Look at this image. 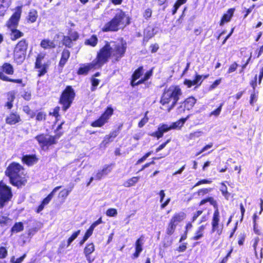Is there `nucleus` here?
Wrapping results in <instances>:
<instances>
[{
  "label": "nucleus",
  "instance_id": "nucleus-22",
  "mask_svg": "<svg viewBox=\"0 0 263 263\" xmlns=\"http://www.w3.org/2000/svg\"><path fill=\"white\" fill-rule=\"evenodd\" d=\"M144 69L143 66H140L138 67L133 73L130 79V84L133 87H134L136 86H138L140 85L141 84H138V81L136 82V81L139 79L143 74Z\"/></svg>",
  "mask_w": 263,
  "mask_h": 263
},
{
  "label": "nucleus",
  "instance_id": "nucleus-18",
  "mask_svg": "<svg viewBox=\"0 0 263 263\" xmlns=\"http://www.w3.org/2000/svg\"><path fill=\"white\" fill-rule=\"evenodd\" d=\"M171 129L168 124L166 123L160 124L157 129L154 132L151 133L150 136L154 138L159 139L163 137L164 134L171 130Z\"/></svg>",
  "mask_w": 263,
  "mask_h": 263
},
{
  "label": "nucleus",
  "instance_id": "nucleus-43",
  "mask_svg": "<svg viewBox=\"0 0 263 263\" xmlns=\"http://www.w3.org/2000/svg\"><path fill=\"white\" fill-rule=\"evenodd\" d=\"M202 76L196 73L194 76V79L193 80V81L195 85H196L197 87L200 86L203 82V80H202Z\"/></svg>",
  "mask_w": 263,
  "mask_h": 263
},
{
  "label": "nucleus",
  "instance_id": "nucleus-29",
  "mask_svg": "<svg viewBox=\"0 0 263 263\" xmlns=\"http://www.w3.org/2000/svg\"><path fill=\"white\" fill-rule=\"evenodd\" d=\"M140 179L139 176L132 177L124 182L123 185L126 187L135 186Z\"/></svg>",
  "mask_w": 263,
  "mask_h": 263
},
{
  "label": "nucleus",
  "instance_id": "nucleus-31",
  "mask_svg": "<svg viewBox=\"0 0 263 263\" xmlns=\"http://www.w3.org/2000/svg\"><path fill=\"white\" fill-rule=\"evenodd\" d=\"M1 70L2 72L9 75H12L14 73V68L12 65L9 63H4L1 67Z\"/></svg>",
  "mask_w": 263,
  "mask_h": 263
},
{
  "label": "nucleus",
  "instance_id": "nucleus-64",
  "mask_svg": "<svg viewBox=\"0 0 263 263\" xmlns=\"http://www.w3.org/2000/svg\"><path fill=\"white\" fill-rule=\"evenodd\" d=\"M201 133L202 132L201 131H196L193 133H191L189 135V139L193 140L196 138H198L201 136Z\"/></svg>",
  "mask_w": 263,
  "mask_h": 263
},
{
  "label": "nucleus",
  "instance_id": "nucleus-37",
  "mask_svg": "<svg viewBox=\"0 0 263 263\" xmlns=\"http://www.w3.org/2000/svg\"><path fill=\"white\" fill-rule=\"evenodd\" d=\"M24 230V225L22 222H15L11 229V233H18Z\"/></svg>",
  "mask_w": 263,
  "mask_h": 263
},
{
  "label": "nucleus",
  "instance_id": "nucleus-4",
  "mask_svg": "<svg viewBox=\"0 0 263 263\" xmlns=\"http://www.w3.org/2000/svg\"><path fill=\"white\" fill-rule=\"evenodd\" d=\"M206 202H209L214 209L211 221V232L215 233L218 235H220L222 233L224 224L220 220L218 202L213 197L208 196L201 199L199 202L198 205L199 206H201Z\"/></svg>",
  "mask_w": 263,
  "mask_h": 263
},
{
  "label": "nucleus",
  "instance_id": "nucleus-9",
  "mask_svg": "<svg viewBox=\"0 0 263 263\" xmlns=\"http://www.w3.org/2000/svg\"><path fill=\"white\" fill-rule=\"evenodd\" d=\"M13 197L12 189L3 180L0 181V209H3L10 202Z\"/></svg>",
  "mask_w": 263,
  "mask_h": 263
},
{
  "label": "nucleus",
  "instance_id": "nucleus-49",
  "mask_svg": "<svg viewBox=\"0 0 263 263\" xmlns=\"http://www.w3.org/2000/svg\"><path fill=\"white\" fill-rule=\"evenodd\" d=\"M222 81V78H219L215 80L209 86V90H212L216 88Z\"/></svg>",
  "mask_w": 263,
  "mask_h": 263
},
{
  "label": "nucleus",
  "instance_id": "nucleus-50",
  "mask_svg": "<svg viewBox=\"0 0 263 263\" xmlns=\"http://www.w3.org/2000/svg\"><path fill=\"white\" fill-rule=\"evenodd\" d=\"M212 191V188H202L198 190L197 192V194L199 196H204Z\"/></svg>",
  "mask_w": 263,
  "mask_h": 263
},
{
  "label": "nucleus",
  "instance_id": "nucleus-61",
  "mask_svg": "<svg viewBox=\"0 0 263 263\" xmlns=\"http://www.w3.org/2000/svg\"><path fill=\"white\" fill-rule=\"evenodd\" d=\"M233 251V248L231 247L230 250L227 253V255L222 258L221 260L219 262V263H227L229 258L231 256V254L232 253Z\"/></svg>",
  "mask_w": 263,
  "mask_h": 263
},
{
  "label": "nucleus",
  "instance_id": "nucleus-2",
  "mask_svg": "<svg viewBox=\"0 0 263 263\" xmlns=\"http://www.w3.org/2000/svg\"><path fill=\"white\" fill-rule=\"evenodd\" d=\"M182 95V91L179 85H172L168 88H165L159 101L162 106L161 108L170 112L177 105Z\"/></svg>",
  "mask_w": 263,
  "mask_h": 263
},
{
  "label": "nucleus",
  "instance_id": "nucleus-16",
  "mask_svg": "<svg viewBox=\"0 0 263 263\" xmlns=\"http://www.w3.org/2000/svg\"><path fill=\"white\" fill-rule=\"evenodd\" d=\"M197 102L196 99L193 96H190L179 103L177 107L178 113L181 114L185 110H190L193 108Z\"/></svg>",
  "mask_w": 263,
  "mask_h": 263
},
{
  "label": "nucleus",
  "instance_id": "nucleus-13",
  "mask_svg": "<svg viewBox=\"0 0 263 263\" xmlns=\"http://www.w3.org/2000/svg\"><path fill=\"white\" fill-rule=\"evenodd\" d=\"M102 65L97 55L96 58L90 63L82 64L77 70L78 75H87L89 70L92 68H101Z\"/></svg>",
  "mask_w": 263,
  "mask_h": 263
},
{
  "label": "nucleus",
  "instance_id": "nucleus-38",
  "mask_svg": "<svg viewBox=\"0 0 263 263\" xmlns=\"http://www.w3.org/2000/svg\"><path fill=\"white\" fill-rule=\"evenodd\" d=\"M8 96V101L6 103L5 106L7 107L8 109H11L13 107V102L15 99V95L13 92H9Z\"/></svg>",
  "mask_w": 263,
  "mask_h": 263
},
{
  "label": "nucleus",
  "instance_id": "nucleus-17",
  "mask_svg": "<svg viewBox=\"0 0 263 263\" xmlns=\"http://www.w3.org/2000/svg\"><path fill=\"white\" fill-rule=\"evenodd\" d=\"M123 126V123H120L117 127L116 129L112 130L109 133V134L106 135L104 138L102 142V144L104 145L111 142L113 141L114 139L117 137V136L120 133L122 127Z\"/></svg>",
  "mask_w": 263,
  "mask_h": 263
},
{
  "label": "nucleus",
  "instance_id": "nucleus-39",
  "mask_svg": "<svg viewBox=\"0 0 263 263\" xmlns=\"http://www.w3.org/2000/svg\"><path fill=\"white\" fill-rule=\"evenodd\" d=\"M153 68L147 71L143 78L138 80V84H144L146 81L151 78L153 75Z\"/></svg>",
  "mask_w": 263,
  "mask_h": 263
},
{
  "label": "nucleus",
  "instance_id": "nucleus-35",
  "mask_svg": "<svg viewBox=\"0 0 263 263\" xmlns=\"http://www.w3.org/2000/svg\"><path fill=\"white\" fill-rule=\"evenodd\" d=\"M0 79L6 82H13L18 84H22L23 80L21 79H14L5 76L2 72H0Z\"/></svg>",
  "mask_w": 263,
  "mask_h": 263
},
{
  "label": "nucleus",
  "instance_id": "nucleus-41",
  "mask_svg": "<svg viewBox=\"0 0 263 263\" xmlns=\"http://www.w3.org/2000/svg\"><path fill=\"white\" fill-rule=\"evenodd\" d=\"M186 7H184L182 13L176 21V24L178 26H181L184 22V18L185 17V11L186 10Z\"/></svg>",
  "mask_w": 263,
  "mask_h": 263
},
{
  "label": "nucleus",
  "instance_id": "nucleus-28",
  "mask_svg": "<svg viewBox=\"0 0 263 263\" xmlns=\"http://www.w3.org/2000/svg\"><path fill=\"white\" fill-rule=\"evenodd\" d=\"M10 30V39L12 41H14L19 38L23 36L24 33L16 28H9Z\"/></svg>",
  "mask_w": 263,
  "mask_h": 263
},
{
  "label": "nucleus",
  "instance_id": "nucleus-7",
  "mask_svg": "<svg viewBox=\"0 0 263 263\" xmlns=\"http://www.w3.org/2000/svg\"><path fill=\"white\" fill-rule=\"evenodd\" d=\"M186 217V215L183 212L174 213L167 223L165 231L166 235H172L175 233L178 224L182 222Z\"/></svg>",
  "mask_w": 263,
  "mask_h": 263
},
{
  "label": "nucleus",
  "instance_id": "nucleus-62",
  "mask_svg": "<svg viewBox=\"0 0 263 263\" xmlns=\"http://www.w3.org/2000/svg\"><path fill=\"white\" fill-rule=\"evenodd\" d=\"M222 186L221 187V189H220V191L223 196H224L227 199L228 198L229 196V193L228 192V189L227 186L223 183H221Z\"/></svg>",
  "mask_w": 263,
  "mask_h": 263
},
{
  "label": "nucleus",
  "instance_id": "nucleus-55",
  "mask_svg": "<svg viewBox=\"0 0 263 263\" xmlns=\"http://www.w3.org/2000/svg\"><path fill=\"white\" fill-rule=\"evenodd\" d=\"M26 257V253H24L21 257L15 259L14 256L12 257L10 260L11 263H21Z\"/></svg>",
  "mask_w": 263,
  "mask_h": 263
},
{
  "label": "nucleus",
  "instance_id": "nucleus-54",
  "mask_svg": "<svg viewBox=\"0 0 263 263\" xmlns=\"http://www.w3.org/2000/svg\"><path fill=\"white\" fill-rule=\"evenodd\" d=\"M117 214V210L115 208H109L106 212V214L108 217H115Z\"/></svg>",
  "mask_w": 263,
  "mask_h": 263
},
{
  "label": "nucleus",
  "instance_id": "nucleus-30",
  "mask_svg": "<svg viewBox=\"0 0 263 263\" xmlns=\"http://www.w3.org/2000/svg\"><path fill=\"white\" fill-rule=\"evenodd\" d=\"M80 230H78L75 232H74L68 238V239H67V244L66 245H64L63 244V242H62V243L60 245V248H64L65 247H69L70 244L71 243V242L78 237V236L80 234Z\"/></svg>",
  "mask_w": 263,
  "mask_h": 263
},
{
  "label": "nucleus",
  "instance_id": "nucleus-46",
  "mask_svg": "<svg viewBox=\"0 0 263 263\" xmlns=\"http://www.w3.org/2000/svg\"><path fill=\"white\" fill-rule=\"evenodd\" d=\"M147 113L148 111L145 112L144 117L139 122L138 124L139 127L142 128L148 122L149 118L147 116Z\"/></svg>",
  "mask_w": 263,
  "mask_h": 263
},
{
  "label": "nucleus",
  "instance_id": "nucleus-1",
  "mask_svg": "<svg viewBox=\"0 0 263 263\" xmlns=\"http://www.w3.org/2000/svg\"><path fill=\"white\" fill-rule=\"evenodd\" d=\"M127 49L125 42L115 44L112 48L110 43L106 41L104 45L97 52V55L102 66L107 63L109 59L111 58L114 63L119 62L124 57Z\"/></svg>",
  "mask_w": 263,
  "mask_h": 263
},
{
  "label": "nucleus",
  "instance_id": "nucleus-3",
  "mask_svg": "<svg viewBox=\"0 0 263 263\" xmlns=\"http://www.w3.org/2000/svg\"><path fill=\"white\" fill-rule=\"evenodd\" d=\"M25 168L21 164L16 162H12L6 168L5 174L9 179L11 185L18 189L25 186L27 182Z\"/></svg>",
  "mask_w": 263,
  "mask_h": 263
},
{
  "label": "nucleus",
  "instance_id": "nucleus-59",
  "mask_svg": "<svg viewBox=\"0 0 263 263\" xmlns=\"http://www.w3.org/2000/svg\"><path fill=\"white\" fill-rule=\"evenodd\" d=\"M213 146V143L212 142H210L209 144L205 145L203 146L198 153H196V156H197L201 154L202 153L204 152L205 151L212 148Z\"/></svg>",
  "mask_w": 263,
  "mask_h": 263
},
{
  "label": "nucleus",
  "instance_id": "nucleus-40",
  "mask_svg": "<svg viewBox=\"0 0 263 263\" xmlns=\"http://www.w3.org/2000/svg\"><path fill=\"white\" fill-rule=\"evenodd\" d=\"M223 105H224V103L223 102L221 103L217 108H216L214 110L212 111L209 114V116H210V117L214 116V117H216L219 116V115L221 113V110H222V106H223Z\"/></svg>",
  "mask_w": 263,
  "mask_h": 263
},
{
  "label": "nucleus",
  "instance_id": "nucleus-10",
  "mask_svg": "<svg viewBox=\"0 0 263 263\" xmlns=\"http://www.w3.org/2000/svg\"><path fill=\"white\" fill-rule=\"evenodd\" d=\"M114 109L111 105H108L101 114L100 116L95 121L90 123L92 127H102L108 122L109 120L113 115Z\"/></svg>",
  "mask_w": 263,
  "mask_h": 263
},
{
  "label": "nucleus",
  "instance_id": "nucleus-26",
  "mask_svg": "<svg viewBox=\"0 0 263 263\" xmlns=\"http://www.w3.org/2000/svg\"><path fill=\"white\" fill-rule=\"evenodd\" d=\"M40 46L44 49H54L56 47V44L53 41L49 39H44L41 40Z\"/></svg>",
  "mask_w": 263,
  "mask_h": 263
},
{
  "label": "nucleus",
  "instance_id": "nucleus-45",
  "mask_svg": "<svg viewBox=\"0 0 263 263\" xmlns=\"http://www.w3.org/2000/svg\"><path fill=\"white\" fill-rule=\"evenodd\" d=\"M100 80L95 78L91 79V86L90 90L91 91H94L96 90L97 87L99 85Z\"/></svg>",
  "mask_w": 263,
  "mask_h": 263
},
{
  "label": "nucleus",
  "instance_id": "nucleus-5",
  "mask_svg": "<svg viewBox=\"0 0 263 263\" xmlns=\"http://www.w3.org/2000/svg\"><path fill=\"white\" fill-rule=\"evenodd\" d=\"M116 11L114 17L102 28L103 32H116L120 29V26L125 27L130 24V18L125 11L121 9Z\"/></svg>",
  "mask_w": 263,
  "mask_h": 263
},
{
  "label": "nucleus",
  "instance_id": "nucleus-42",
  "mask_svg": "<svg viewBox=\"0 0 263 263\" xmlns=\"http://www.w3.org/2000/svg\"><path fill=\"white\" fill-rule=\"evenodd\" d=\"M258 45H260L259 48H257L255 51V55L257 58L260 57L263 53V39H261L260 42L257 43Z\"/></svg>",
  "mask_w": 263,
  "mask_h": 263
},
{
  "label": "nucleus",
  "instance_id": "nucleus-47",
  "mask_svg": "<svg viewBox=\"0 0 263 263\" xmlns=\"http://www.w3.org/2000/svg\"><path fill=\"white\" fill-rule=\"evenodd\" d=\"M46 114L44 111H39L35 116V120L37 121H45L46 119Z\"/></svg>",
  "mask_w": 263,
  "mask_h": 263
},
{
  "label": "nucleus",
  "instance_id": "nucleus-12",
  "mask_svg": "<svg viewBox=\"0 0 263 263\" xmlns=\"http://www.w3.org/2000/svg\"><path fill=\"white\" fill-rule=\"evenodd\" d=\"M46 54L40 52L37 54L34 63V69H37V76L39 78L44 76L47 73L49 64L47 63L42 64V60L45 58Z\"/></svg>",
  "mask_w": 263,
  "mask_h": 263
},
{
  "label": "nucleus",
  "instance_id": "nucleus-36",
  "mask_svg": "<svg viewBox=\"0 0 263 263\" xmlns=\"http://www.w3.org/2000/svg\"><path fill=\"white\" fill-rule=\"evenodd\" d=\"M98 42V39L96 35H92L89 39L85 41V44L91 47H95Z\"/></svg>",
  "mask_w": 263,
  "mask_h": 263
},
{
  "label": "nucleus",
  "instance_id": "nucleus-14",
  "mask_svg": "<svg viewBox=\"0 0 263 263\" xmlns=\"http://www.w3.org/2000/svg\"><path fill=\"white\" fill-rule=\"evenodd\" d=\"M79 38V33L70 28L68 30L67 35L63 36L62 44L66 47L71 48L73 45V42L78 40Z\"/></svg>",
  "mask_w": 263,
  "mask_h": 263
},
{
  "label": "nucleus",
  "instance_id": "nucleus-58",
  "mask_svg": "<svg viewBox=\"0 0 263 263\" xmlns=\"http://www.w3.org/2000/svg\"><path fill=\"white\" fill-rule=\"evenodd\" d=\"M31 92L30 90H24L23 94L22 95L23 98L26 101H30L31 99Z\"/></svg>",
  "mask_w": 263,
  "mask_h": 263
},
{
  "label": "nucleus",
  "instance_id": "nucleus-21",
  "mask_svg": "<svg viewBox=\"0 0 263 263\" xmlns=\"http://www.w3.org/2000/svg\"><path fill=\"white\" fill-rule=\"evenodd\" d=\"M70 57V51L66 48H64L62 51L61 55L58 64V69L60 72H62L63 68L67 63Z\"/></svg>",
  "mask_w": 263,
  "mask_h": 263
},
{
  "label": "nucleus",
  "instance_id": "nucleus-32",
  "mask_svg": "<svg viewBox=\"0 0 263 263\" xmlns=\"http://www.w3.org/2000/svg\"><path fill=\"white\" fill-rule=\"evenodd\" d=\"M64 125H65V122L62 121L54 130L55 135L54 136L57 137V139H59L65 132V128L63 127Z\"/></svg>",
  "mask_w": 263,
  "mask_h": 263
},
{
  "label": "nucleus",
  "instance_id": "nucleus-60",
  "mask_svg": "<svg viewBox=\"0 0 263 263\" xmlns=\"http://www.w3.org/2000/svg\"><path fill=\"white\" fill-rule=\"evenodd\" d=\"M23 111L28 115L30 116L31 118H33L35 116V114L34 112L30 108L29 106L28 105L25 106L23 107Z\"/></svg>",
  "mask_w": 263,
  "mask_h": 263
},
{
  "label": "nucleus",
  "instance_id": "nucleus-34",
  "mask_svg": "<svg viewBox=\"0 0 263 263\" xmlns=\"http://www.w3.org/2000/svg\"><path fill=\"white\" fill-rule=\"evenodd\" d=\"M37 16L38 15L37 11L35 9H32L29 12L27 17V21L28 23H34L36 21Z\"/></svg>",
  "mask_w": 263,
  "mask_h": 263
},
{
  "label": "nucleus",
  "instance_id": "nucleus-51",
  "mask_svg": "<svg viewBox=\"0 0 263 263\" xmlns=\"http://www.w3.org/2000/svg\"><path fill=\"white\" fill-rule=\"evenodd\" d=\"M184 4L182 2H181L180 1H179V0H177L174 6H173V8L172 9V13L173 15H174L175 14H176V13L177 12L178 9H179V8L182 5H183Z\"/></svg>",
  "mask_w": 263,
  "mask_h": 263
},
{
  "label": "nucleus",
  "instance_id": "nucleus-8",
  "mask_svg": "<svg viewBox=\"0 0 263 263\" xmlns=\"http://www.w3.org/2000/svg\"><path fill=\"white\" fill-rule=\"evenodd\" d=\"M56 136L50 135L47 133H42L36 135L35 139L37 141L41 149L47 151L49 147L57 143Z\"/></svg>",
  "mask_w": 263,
  "mask_h": 263
},
{
  "label": "nucleus",
  "instance_id": "nucleus-19",
  "mask_svg": "<svg viewBox=\"0 0 263 263\" xmlns=\"http://www.w3.org/2000/svg\"><path fill=\"white\" fill-rule=\"evenodd\" d=\"M39 160L37 156L34 154H26L21 157V161L24 164L28 166H32L36 164Z\"/></svg>",
  "mask_w": 263,
  "mask_h": 263
},
{
  "label": "nucleus",
  "instance_id": "nucleus-57",
  "mask_svg": "<svg viewBox=\"0 0 263 263\" xmlns=\"http://www.w3.org/2000/svg\"><path fill=\"white\" fill-rule=\"evenodd\" d=\"M11 219L8 217V216L2 215L0 216V226L3 227L4 226L7 225L8 221Z\"/></svg>",
  "mask_w": 263,
  "mask_h": 263
},
{
  "label": "nucleus",
  "instance_id": "nucleus-52",
  "mask_svg": "<svg viewBox=\"0 0 263 263\" xmlns=\"http://www.w3.org/2000/svg\"><path fill=\"white\" fill-rule=\"evenodd\" d=\"M171 130L175 129L177 128L180 129L182 127V124L180 120H177L176 122L172 123L171 124L169 125Z\"/></svg>",
  "mask_w": 263,
  "mask_h": 263
},
{
  "label": "nucleus",
  "instance_id": "nucleus-56",
  "mask_svg": "<svg viewBox=\"0 0 263 263\" xmlns=\"http://www.w3.org/2000/svg\"><path fill=\"white\" fill-rule=\"evenodd\" d=\"M152 10L149 8L145 9L143 13V16L146 20H148L152 17Z\"/></svg>",
  "mask_w": 263,
  "mask_h": 263
},
{
  "label": "nucleus",
  "instance_id": "nucleus-48",
  "mask_svg": "<svg viewBox=\"0 0 263 263\" xmlns=\"http://www.w3.org/2000/svg\"><path fill=\"white\" fill-rule=\"evenodd\" d=\"M238 67V64L236 62H233L232 64L230 65L229 66L228 69L227 70V73H231L232 72H235Z\"/></svg>",
  "mask_w": 263,
  "mask_h": 263
},
{
  "label": "nucleus",
  "instance_id": "nucleus-6",
  "mask_svg": "<svg viewBox=\"0 0 263 263\" xmlns=\"http://www.w3.org/2000/svg\"><path fill=\"white\" fill-rule=\"evenodd\" d=\"M76 97V92L71 85H67L61 91L58 103L63 112L67 111L72 105Z\"/></svg>",
  "mask_w": 263,
  "mask_h": 263
},
{
  "label": "nucleus",
  "instance_id": "nucleus-44",
  "mask_svg": "<svg viewBox=\"0 0 263 263\" xmlns=\"http://www.w3.org/2000/svg\"><path fill=\"white\" fill-rule=\"evenodd\" d=\"M71 192V190L64 189L61 190L59 194V198H61L63 200H65L67 197Z\"/></svg>",
  "mask_w": 263,
  "mask_h": 263
},
{
  "label": "nucleus",
  "instance_id": "nucleus-15",
  "mask_svg": "<svg viewBox=\"0 0 263 263\" xmlns=\"http://www.w3.org/2000/svg\"><path fill=\"white\" fill-rule=\"evenodd\" d=\"M22 13V7L17 6L15 8L14 12L6 22V26L8 28H17L21 19Z\"/></svg>",
  "mask_w": 263,
  "mask_h": 263
},
{
  "label": "nucleus",
  "instance_id": "nucleus-27",
  "mask_svg": "<svg viewBox=\"0 0 263 263\" xmlns=\"http://www.w3.org/2000/svg\"><path fill=\"white\" fill-rule=\"evenodd\" d=\"M142 242L140 238L137 239L135 242V251L132 254V258L133 259L137 258L141 252L142 251Z\"/></svg>",
  "mask_w": 263,
  "mask_h": 263
},
{
  "label": "nucleus",
  "instance_id": "nucleus-23",
  "mask_svg": "<svg viewBox=\"0 0 263 263\" xmlns=\"http://www.w3.org/2000/svg\"><path fill=\"white\" fill-rule=\"evenodd\" d=\"M235 11V8H231L228 9L226 13H224L219 21V25L222 26L225 23L229 22L234 15Z\"/></svg>",
  "mask_w": 263,
  "mask_h": 263
},
{
  "label": "nucleus",
  "instance_id": "nucleus-24",
  "mask_svg": "<svg viewBox=\"0 0 263 263\" xmlns=\"http://www.w3.org/2000/svg\"><path fill=\"white\" fill-rule=\"evenodd\" d=\"M205 229L206 224H202L198 227L191 239L197 241L202 238L204 236Z\"/></svg>",
  "mask_w": 263,
  "mask_h": 263
},
{
  "label": "nucleus",
  "instance_id": "nucleus-53",
  "mask_svg": "<svg viewBox=\"0 0 263 263\" xmlns=\"http://www.w3.org/2000/svg\"><path fill=\"white\" fill-rule=\"evenodd\" d=\"M171 138H169L164 142L162 143L158 147L156 148V153H158L163 149L166 146V145L171 141Z\"/></svg>",
  "mask_w": 263,
  "mask_h": 263
},
{
  "label": "nucleus",
  "instance_id": "nucleus-20",
  "mask_svg": "<svg viewBox=\"0 0 263 263\" xmlns=\"http://www.w3.org/2000/svg\"><path fill=\"white\" fill-rule=\"evenodd\" d=\"M21 121V116L16 111H11L5 118V122L9 125H15Z\"/></svg>",
  "mask_w": 263,
  "mask_h": 263
},
{
  "label": "nucleus",
  "instance_id": "nucleus-33",
  "mask_svg": "<svg viewBox=\"0 0 263 263\" xmlns=\"http://www.w3.org/2000/svg\"><path fill=\"white\" fill-rule=\"evenodd\" d=\"M95 245L93 243H87L84 249V253L87 258L90 257V255L95 251Z\"/></svg>",
  "mask_w": 263,
  "mask_h": 263
},
{
  "label": "nucleus",
  "instance_id": "nucleus-25",
  "mask_svg": "<svg viewBox=\"0 0 263 263\" xmlns=\"http://www.w3.org/2000/svg\"><path fill=\"white\" fill-rule=\"evenodd\" d=\"M114 165V163L105 165L103 168L97 173L96 176V179L100 180L104 176L106 175L111 172Z\"/></svg>",
  "mask_w": 263,
  "mask_h": 263
},
{
  "label": "nucleus",
  "instance_id": "nucleus-63",
  "mask_svg": "<svg viewBox=\"0 0 263 263\" xmlns=\"http://www.w3.org/2000/svg\"><path fill=\"white\" fill-rule=\"evenodd\" d=\"M8 255V251L5 247H0V259H4Z\"/></svg>",
  "mask_w": 263,
  "mask_h": 263
},
{
  "label": "nucleus",
  "instance_id": "nucleus-11",
  "mask_svg": "<svg viewBox=\"0 0 263 263\" xmlns=\"http://www.w3.org/2000/svg\"><path fill=\"white\" fill-rule=\"evenodd\" d=\"M28 47V42L25 39L20 40L15 45L14 50V59L18 62H23Z\"/></svg>",
  "mask_w": 263,
  "mask_h": 263
}]
</instances>
